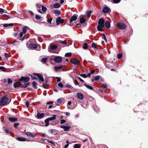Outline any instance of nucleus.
<instances>
[{
  "instance_id": "473e14b6",
  "label": "nucleus",
  "mask_w": 148,
  "mask_h": 148,
  "mask_svg": "<svg viewBox=\"0 0 148 148\" xmlns=\"http://www.w3.org/2000/svg\"><path fill=\"white\" fill-rule=\"evenodd\" d=\"M41 7H42L41 10H42V11L44 13H45L46 12V11L47 10V9L43 5H42Z\"/></svg>"
},
{
  "instance_id": "e2e57ef3",
  "label": "nucleus",
  "mask_w": 148,
  "mask_h": 148,
  "mask_svg": "<svg viewBox=\"0 0 148 148\" xmlns=\"http://www.w3.org/2000/svg\"><path fill=\"white\" fill-rule=\"evenodd\" d=\"M57 102L58 103H61L62 100L60 99H58L57 100Z\"/></svg>"
},
{
  "instance_id": "13d9d810",
  "label": "nucleus",
  "mask_w": 148,
  "mask_h": 148,
  "mask_svg": "<svg viewBox=\"0 0 148 148\" xmlns=\"http://www.w3.org/2000/svg\"><path fill=\"white\" fill-rule=\"evenodd\" d=\"M56 131V130L55 129H51L50 130V131L51 134H53L54 132H55Z\"/></svg>"
},
{
  "instance_id": "37998d69",
  "label": "nucleus",
  "mask_w": 148,
  "mask_h": 148,
  "mask_svg": "<svg viewBox=\"0 0 148 148\" xmlns=\"http://www.w3.org/2000/svg\"><path fill=\"white\" fill-rule=\"evenodd\" d=\"M53 18L51 17L50 19H48L47 21V22L49 24H51V22L53 19Z\"/></svg>"
},
{
  "instance_id": "2eb2a0df",
  "label": "nucleus",
  "mask_w": 148,
  "mask_h": 148,
  "mask_svg": "<svg viewBox=\"0 0 148 148\" xmlns=\"http://www.w3.org/2000/svg\"><path fill=\"white\" fill-rule=\"evenodd\" d=\"M22 82H15L14 84V88H16L21 86Z\"/></svg>"
},
{
  "instance_id": "6ab92c4d",
  "label": "nucleus",
  "mask_w": 148,
  "mask_h": 148,
  "mask_svg": "<svg viewBox=\"0 0 148 148\" xmlns=\"http://www.w3.org/2000/svg\"><path fill=\"white\" fill-rule=\"evenodd\" d=\"M29 46L32 49H36L37 47V45L33 43H30Z\"/></svg>"
},
{
  "instance_id": "ddd939ff",
  "label": "nucleus",
  "mask_w": 148,
  "mask_h": 148,
  "mask_svg": "<svg viewBox=\"0 0 148 148\" xmlns=\"http://www.w3.org/2000/svg\"><path fill=\"white\" fill-rule=\"evenodd\" d=\"M60 127L64 129V130L65 131H67L69 130V129L71 128L70 126H64V125H61L60 126Z\"/></svg>"
},
{
  "instance_id": "a211bd4d",
  "label": "nucleus",
  "mask_w": 148,
  "mask_h": 148,
  "mask_svg": "<svg viewBox=\"0 0 148 148\" xmlns=\"http://www.w3.org/2000/svg\"><path fill=\"white\" fill-rule=\"evenodd\" d=\"M16 139L20 141H27L26 138L23 137H17Z\"/></svg>"
},
{
  "instance_id": "a19ab883",
  "label": "nucleus",
  "mask_w": 148,
  "mask_h": 148,
  "mask_svg": "<svg viewBox=\"0 0 148 148\" xmlns=\"http://www.w3.org/2000/svg\"><path fill=\"white\" fill-rule=\"evenodd\" d=\"M41 18V17L38 14H36L35 15V18L37 20H40Z\"/></svg>"
},
{
  "instance_id": "7ed1b4c3",
  "label": "nucleus",
  "mask_w": 148,
  "mask_h": 148,
  "mask_svg": "<svg viewBox=\"0 0 148 148\" xmlns=\"http://www.w3.org/2000/svg\"><path fill=\"white\" fill-rule=\"evenodd\" d=\"M116 25L118 29H125L127 27L126 25L123 23L118 22Z\"/></svg>"
},
{
  "instance_id": "bb28decb",
  "label": "nucleus",
  "mask_w": 148,
  "mask_h": 148,
  "mask_svg": "<svg viewBox=\"0 0 148 148\" xmlns=\"http://www.w3.org/2000/svg\"><path fill=\"white\" fill-rule=\"evenodd\" d=\"M84 85L88 89L90 90H93V88L90 85H87L86 84H84Z\"/></svg>"
},
{
  "instance_id": "774afa93",
  "label": "nucleus",
  "mask_w": 148,
  "mask_h": 148,
  "mask_svg": "<svg viewBox=\"0 0 148 148\" xmlns=\"http://www.w3.org/2000/svg\"><path fill=\"white\" fill-rule=\"evenodd\" d=\"M56 78L57 79V81L58 82H60L61 81V79L59 77H56Z\"/></svg>"
},
{
  "instance_id": "6e6552de",
  "label": "nucleus",
  "mask_w": 148,
  "mask_h": 148,
  "mask_svg": "<svg viewBox=\"0 0 148 148\" xmlns=\"http://www.w3.org/2000/svg\"><path fill=\"white\" fill-rule=\"evenodd\" d=\"M54 61L57 63L61 62L62 60V58L60 56H57L54 58Z\"/></svg>"
},
{
  "instance_id": "338daca9",
  "label": "nucleus",
  "mask_w": 148,
  "mask_h": 148,
  "mask_svg": "<svg viewBox=\"0 0 148 148\" xmlns=\"http://www.w3.org/2000/svg\"><path fill=\"white\" fill-rule=\"evenodd\" d=\"M42 5H41L40 4L37 3L36 4V6L37 8H40Z\"/></svg>"
},
{
  "instance_id": "0eeeda50",
  "label": "nucleus",
  "mask_w": 148,
  "mask_h": 148,
  "mask_svg": "<svg viewBox=\"0 0 148 148\" xmlns=\"http://www.w3.org/2000/svg\"><path fill=\"white\" fill-rule=\"evenodd\" d=\"M98 25L104 27L105 26V21L104 20L103 18H100L98 21Z\"/></svg>"
},
{
  "instance_id": "4be33fe9",
  "label": "nucleus",
  "mask_w": 148,
  "mask_h": 148,
  "mask_svg": "<svg viewBox=\"0 0 148 148\" xmlns=\"http://www.w3.org/2000/svg\"><path fill=\"white\" fill-rule=\"evenodd\" d=\"M52 117H49L47 118L49 121H52L56 119V115H53Z\"/></svg>"
},
{
  "instance_id": "c9c22d12",
  "label": "nucleus",
  "mask_w": 148,
  "mask_h": 148,
  "mask_svg": "<svg viewBox=\"0 0 148 148\" xmlns=\"http://www.w3.org/2000/svg\"><path fill=\"white\" fill-rule=\"evenodd\" d=\"M88 45L87 43H84L83 44V46H82L83 48L84 49H86L88 48Z\"/></svg>"
},
{
  "instance_id": "a878e982",
  "label": "nucleus",
  "mask_w": 148,
  "mask_h": 148,
  "mask_svg": "<svg viewBox=\"0 0 148 148\" xmlns=\"http://www.w3.org/2000/svg\"><path fill=\"white\" fill-rule=\"evenodd\" d=\"M104 27L100 26L99 25H97V30L99 31L100 32H102L103 30V28Z\"/></svg>"
},
{
  "instance_id": "a18cd8bd",
  "label": "nucleus",
  "mask_w": 148,
  "mask_h": 148,
  "mask_svg": "<svg viewBox=\"0 0 148 148\" xmlns=\"http://www.w3.org/2000/svg\"><path fill=\"white\" fill-rule=\"evenodd\" d=\"M97 45L94 42H93L92 45V48H94L95 49H97Z\"/></svg>"
},
{
  "instance_id": "c85d7f7f",
  "label": "nucleus",
  "mask_w": 148,
  "mask_h": 148,
  "mask_svg": "<svg viewBox=\"0 0 148 148\" xmlns=\"http://www.w3.org/2000/svg\"><path fill=\"white\" fill-rule=\"evenodd\" d=\"M66 87L68 88H70L71 89L73 90H75V89L73 87H72L69 84H66Z\"/></svg>"
},
{
  "instance_id": "c756f323",
  "label": "nucleus",
  "mask_w": 148,
  "mask_h": 148,
  "mask_svg": "<svg viewBox=\"0 0 148 148\" xmlns=\"http://www.w3.org/2000/svg\"><path fill=\"white\" fill-rule=\"evenodd\" d=\"M49 121L48 120V119H47V118L45 120L44 122L45 123V124H46L45 125V126L47 127L49 125Z\"/></svg>"
},
{
  "instance_id": "69168bd1",
  "label": "nucleus",
  "mask_w": 148,
  "mask_h": 148,
  "mask_svg": "<svg viewBox=\"0 0 148 148\" xmlns=\"http://www.w3.org/2000/svg\"><path fill=\"white\" fill-rule=\"evenodd\" d=\"M53 101H49L47 102L46 104H53Z\"/></svg>"
},
{
  "instance_id": "72a5a7b5",
  "label": "nucleus",
  "mask_w": 148,
  "mask_h": 148,
  "mask_svg": "<svg viewBox=\"0 0 148 148\" xmlns=\"http://www.w3.org/2000/svg\"><path fill=\"white\" fill-rule=\"evenodd\" d=\"M59 123V121H53L51 123H50V124L52 125H56Z\"/></svg>"
},
{
  "instance_id": "412c9836",
  "label": "nucleus",
  "mask_w": 148,
  "mask_h": 148,
  "mask_svg": "<svg viewBox=\"0 0 148 148\" xmlns=\"http://www.w3.org/2000/svg\"><path fill=\"white\" fill-rule=\"evenodd\" d=\"M60 5L58 3H56L54 4L52 6L53 7L55 8H59L60 7Z\"/></svg>"
},
{
  "instance_id": "f704fd0d",
  "label": "nucleus",
  "mask_w": 148,
  "mask_h": 148,
  "mask_svg": "<svg viewBox=\"0 0 148 148\" xmlns=\"http://www.w3.org/2000/svg\"><path fill=\"white\" fill-rule=\"evenodd\" d=\"M47 58H43L42 59L41 62L43 63H45L47 62Z\"/></svg>"
},
{
  "instance_id": "b1692460",
  "label": "nucleus",
  "mask_w": 148,
  "mask_h": 148,
  "mask_svg": "<svg viewBox=\"0 0 148 148\" xmlns=\"http://www.w3.org/2000/svg\"><path fill=\"white\" fill-rule=\"evenodd\" d=\"M32 84L33 88L34 89H37V86L38 85L37 83L36 82L34 81L32 82Z\"/></svg>"
},
{
  "instance_id": "f3484780",
  "label": "nucleus",
  "mask_w": 148,
  "mask_h": 148,
  "mask_svg": "<svg viewBox=\"0 0 148 148\" xmlns=\"http://www.w3.org/2000/svg\"><path fill=\"white\" fill-rule=\"evenodd\" d=\"M8 120L11 122H15L17 120V118L16 117H9L8 119Z\"/></svg>"
},
{
  "instance_id": "f03ea898",
  "label": "nucleus",
  "mask_w": 148,
  "mask_h": 148,
  "mask_svg": "<svg viewBox=\"0 0 148 148\" xmlns=\"http://www.w3.org/2000/svg\"><path fill=\"white\" fill-rule=\"evenodd\" d=\"M8 99L6 96L2 97L0 100V106H4L6 105L8 101Z\"/></svg>"
},
{
  "instance_id": "e433bc0d",
  "label": "nucleus",
  "mask_w": 148,
  "mask_h": 148,
  "mask_svg": "<svg viewBox=\"0 0 148 148\" xmlns=\"http://www.w3.org/2000/svg\"><path fill=\"white\" fill-rule=\"evenodd\" d=\"M92 12V11H88L86 12L87 15L88 17H89L90 16Z\"/></svg>"
},
{
  "instance_id": "f257e3e1",
  "label": "nucleus",
  "mask_w": 148,
  "mask_h": 148,
  "mask_svg": "<svg viewBox=\"0 0 148 148\" xmlns=\"http://www.w3.org/2000/svg\"><path fill=\"white\" fill-rule=\"evenodd\" d=\"M30 79V78L28 76L26 77L22 76L21 78L19 79L20 82H22L24 84V86L23 87V89H25L27 86L30 85V83L28 82Z\"/></svg>"
},
{
  "instance_id": "58836bf2",
  "label": "nucleus",
  "mask_w": 148,
  "mask_h": 148,
  "mask_svg": "<svg viewBox=\"0 0 148 148\" xmlns=\"http://www.w3.org/2000/svg\"><path fill=\"white\" fill-rule=\"evenodd\" d=\"M100 77H101L100 76L97 75L95 77L94 79L95 81H98Z\"/></svg>"
},
{
  "instance_id": "423d86ee",
  "label": "nucleus",
  "mask_w": 148,
  "mask_h": 148,
  "mask_svg": "<svg viewBox=\"0 0 148 148\" xmlns=\"http://www.w3.org/2000/svg\"><path fill=\"white\" fill-rule=\"evenodd\" d=\"M56 25H58L60 24H62L64 23V20L62 19L60 17H58L57 18L56 20Z\"/></svg>"
},
{
  "instance_id": "f8f14e48",
  "label": "nucleus",
  "mask_w": 148,
  "mask_h": 148,
  "mask_svg": "<svg viewBox=\"0 0 148 148\" xmlns=\"http://www.w3.org/2000/svg\"><path fill=\"white\" fill-rule=\"evenodd\" d=\"M45 115V114L44 113H40L38 112L37 113L36 117L38 119H40L43 118L44 117Z\"/></svg>"
},
{
  "instance_id": "0e129e2a",
  "label": "nucleus",
  "mask_w": 148,
  "mask_h": 148,
  "mask_svg": "<svg viewBox=\"0 0 148 148\" xmlns=\"http://www.w3.org/2000/svg\"><path fill=\"white\" fill-rule=\"evenodd\" d=\"M5 13V12H4V10L2 8H0V13H2L3 12Z\"/></svg>"
},
{
  "instance_id": "dca6fc26",
  "label": "nucleus",
  "mask_w": 148,
  "mask_h": 148,
  "mask_svg": "<svg viewBox=\"0 0 148 148\" xmlns=\"http://www.w3.org/2000/svg\"><path fill=\"white\" fill-rule=\"evenodd\" d=\"M77 97L81 100H82L84 99V96L82 94L80 93H77L76 95Z\"/></svg>"
},
{
  "instance_id": "1a4fd4ad",
  "label": "nucleus",
  "mask_w": 148,
  "mask_h": 148,
  "mask_svg": "<svg viewBox=\"0 0 148 148\" xmlns=\"http://www.w3.org/2000/svg\"><path fill=\"white\" fill-rule=\"evenodd\" d=\"M70 62L75 65H78L79 63V61L76 58L71 59L70 60Z\"/></svg>"
},
{
  "instance_id": "2f4dec72",
  "label": "nucleus",
  "mask_w": 148,
  "mask_h": 148,
  "mask_svg": "<svg viewBox=\"0 0 148 148\" xmlns=\"http://www.w3.org/2000/svg\"><path fill=\"white\" fill-rule=\"evenodd\" d=\"M53 11L55 14H57L58 15H60L61 14V12L59 10H55Z\"/></svg>"
},
{
  "instance_id": "c03bdc74",
  "label": "nucleus",
  "mask_w": 148,
  "mask_h": 148,
  "mask_svg": "<svg viewBox=\"0 0 148 148\" xmlns=\"http://www.w3.org/2000/svg\"><path fill=\"white\" fill-rule=\"evenodd\" d=\"M102 39H104L106 42H107V40L106 38L105 34H102Z\"/></svg>"
},
{
  "instance_id": "bf43d9fd",
  "label": "nucleus",
  "mask_w": 148,
  "mask_h": 148,
  "mask_svg": "<svg viewBox=\"0 0 148 148\" xmlns=\"http://www.w3.org/2000/svg\"><path fill=\"white\" fill-rule=\"evenodd\" d=\"M4 55L6 58H8L9 57V56L8 53H4Z\"/></svg>"
},
{
  "instance_id": "7c9ffc66",
  "label": "nucleus",
  "mask_w": 148,
  "mask_h": 148,
  "mask_svg": "<svg viewBox=\"0 0 148 148\" xmlns=\"http://www.w3.org/2000/svg\"><path fill=\"white\" fill-rule=\"evenodd\" d=\"M28 28H29V27L27 26H25L23 27L22 29V30L23 31V32L24 34L25 33L27 32V29Z\"/></svg>"
},
{
  "instance_id": "4468645a",
  "label": "nucleus",
  "mask_w": 148,
  "mask_h": 148,
  "mask_svg": "<svg viewBox=\"0 0 148 148\" xmlns=\"http://www.w3.org/2000/svg\"><path fill=\"white\" fill-rule=\"evenodd\" d=\"M110 11H111V10L108 7H105L103 8L102 12L105 13H108Z\"/></svg>"
},
{
  "instance_id": "aec40b11",
  "label": "nucleus",
  "mask_w": 148,
  "mask_h": 148,
  "mask_svg": "<svg viewBox=\"0 0 148 148\" xmlns=\"http://www.w3.org/2000/svg\"><path fill=\"white\" fill-rule=\"evenodd\" d=\"M105 26L107 28H109L110 27V23L109 22L107 21L105 22Z\"/></svg>"
},
{
  "instance_id": "9d476101",
  "label": "nucleus",
  "mask_w": 148,
  "mask_h": 148,
  "mask_svg": "<svg viewBox=\"0 0 148 148\" xmlns=\"http://www.w3.org/2000/svg\"><path fill=\"white\" fill-rule=\"evenodd\" d=\"M77 15L76 14L73 15L70 19V23H71L73 21H76L77 19Z\"/></svg>"
},
{
  "instance_id": "9b49d317",
  "label": "nucleus",
  "mask_w": 148,
  "mask_h": 148,
  "mask_svg": "<svg viewBox=\"0 0 148 148\" xmlns=\"http://www.w3.org/2000/svg\"><path fill=\"white\" fill-rule=\"evenodd\" d=\"M25 134L29 138H34L35 137V134L29 132H27Z\"/></svg>"
},
{
  "instance_id": "39448f33",
  "label": "nucleus",
  "mask_w": 148,
  "mask_h": 148,
  "mask_svg": "<svg viewBox=\"0 0 148 148\" xmlns=\"http://www.w3.org/2000/svg\"><path fill=\"white\" fill-rule=\"evenodd\" d=\"M79 22L78 23H77V21L76 23V25L77 26H78L81 25V24H83L85 23L86 20L82 16H80L79 17Z\"/></svg>"
},
{
  "instance_id": "603ef678",
  "label": "nucleus",
  "mask_w": 148,
  "mask_h": 148,
  "mask_svg": "<svg viewBox=\"0 0 148 148\" xmlns=\"http://www.w3.org/2000/svg\"><path fill=\"white\" fill-rule=\"evenodd\" d=\"M5 69L6 68L5 67L2 66H0V70H1L3 71H5Z\"/></svg>"
},
{
  "instance_id": "cd10ccee",
  "label": "nucleus",
  "mask_w": 148,
  "mask_h": 148,
  "mask_svg": "<svg viewBox=\"0 0 148 148\" xmlns=\"http://www.w3.org/2000/svg\"><path fill=\"white\" fill-rule=\"evenodd\" d=\"M3 27H10L13 26L14 24L13 23H11L10 24H4L3 25Z\"/></svg>"
},
{
  "instance_id": "09e8293b",
  "label": "nucleus",
  "mask_w": 148,
  "mask_h": 148,
  "mask_svg": "<svg viewBox=\"0 0 148 148\" xmlns=\"http://www.w3.org/2000/svg\"><path fill=\"white\" fill-rule=\"evenodd\" d=\"M29 76L31 77L32 79L33 80L36 79H38L37 77H36L33 76L32 75L29 74Z\"/></svg>"
},
{
  "instance_id": "052dcab7",
  "label": "nucleus",
  "mask_w": 148,
  "mask_h": 148,
  "mask_svg": "<svg viewBox=\"0 0 148 148\" xmlns=\"http://www.w3.org/2000/svg\"><path fill=\"white\" fill-rule=\"evenodd\" d=\"M19 125L18 123H16L14 124V126L15 127H17Z\"/></svg>"
},
{
  "instance_id": "4c0bfd02",
  "label": "nucleus",
  "mask_w": 148,
  "mask_h": 148,
  "mask_svg": "<svg viewBox=\"0 0 148 148\" xmlns=\"http://www.w3.org/2000/svg\"><path fill=\"white\" fill-rule=\"evenodd\" d=\"M80 146L78 144H76L74 145L73 146V148H80Z\"/></svg>"
},
{
  "instance_id": "393cba45",
  "label": "nucleus",
  "mask_w": 148,
  "mask_h": 148,
  "mask_svg": "<svg viewBox=\"0 0 148 148\" xmlns=\"http://www.w3.org/2000/svg\"><path fill=\"white\" fill-rule=\"evenodd\" d=\"M58 48V46L56 45H53L50 46V48L51 49L53 50L56 49Z\"/></svg>"
},
{
  "instance_id": "ea45409f",
  "label": "nucleus",
  "mask_w": 148,
  "mask_h": 148,
  "mask_svg": "<svg viewBox=\"0 0 148 148\" xmlns=\"http://www.w3.org/2000/svg\"><path fill=\"white\" fill-rule=\"evenodd\" d=\"M58 42L59 43H62L64 44H67V42L66 40L64 41H58Z\"/></svg>"
},
{
  "instance_id": "5fc2aeb1",
  "label": "nucleus",
  "mask_w": 148,
  "mask_h": 148,
  "mask_svg": "<svg viewBox=\"0 0 148 148\" xmlns=\"http://www.w3.org/2000/svg\"><path fill=\"white\" fill-rule=\"evenodd\" d=\"M66 122V121L64 119L61 120L60 123L61 124H63Z\"/></svg>"
},
{
  "instance_id": "4d7b16f0",
  "label": "nucleus",
  "mask_w": 148,
  "mask_h": 148,
  "mask_svg": "<svg viewBox=\"0 0 148 148\" xmlns=\"http://www.w3.org/2000/svg\"><path fill=\"white\" fill-rule=\"evenodd\" d=\"M102 87L103 89H106L107 88V86L106 84H103L102 85Z\"/></svg>"
},
{
  "instance_id": "6e6d98bb",
  "label": "nucleus",
  "mask_w": 148,
  "mask_h": 148,
  "mask_svg": "<svg viewBox=\"0 0 148 148\" xmlns=\"http://www.w3.org/2000/svg\"><path fill=\"white\" fill-rule=\"evenodd\" d=\"M25 105L27 108H28L29 106V103L28 101L25 102Z\"/></svg>"
},
{
  "instance_id": "864d4df0",
  "label": "nucleus",
  "mask_w": 148,
  "mask_h": 148,
  "mask_svg": "<svg viewBox=\"0 0 148 148\" xmlns=\"http://www.w3.org/2000/svg\"><path fill=\"white\" fill-rule=\"evenodd\" d=\"M8 82L9 84H11L12 82V80L10 78H8Z\"/></svg>"
},
{
  "instance_id": "8fccbe9b",
  "label": "nucleus",
  "mask_w": 148,
  "mask_h": 148,
  "mask_svg": "<svg viewBox=\"0 0 148 148\" xmlns=\"http://www.w3.org/2000/svg\"><path fill=\"white\" fill-rule=\"evenodd\" d=\"M58 86L62 88L63 87V84L61 82H60L58 84Z\"/></svg>"
},
{
  "instance_id": "5701e85b",
  "label": "nucleus",
  "mask_w": 148,
  "mask_h": 148,
  "mask_svg": "<svg viewBox=\"0 0 148 148\" xmlns=\"http://www.w3.org/2000/svg\"><path fill=\"white\" fill-rule=\"evenodd\" d=\"M62 68V66L60 65L58 66H55L54 67V69L56 71H57L58 70H60Z\"/></svg>"
},
{
  "instance_id": "de8ad7c7",
  "label": "nucleus",
  "mask_w": 148,
  "mask_h": 148,
  "mask_svg": "<svg viewBox=\"0 0 148 148\" xmlns=\"http://www.w3.org/2000/svg\"><path fill=\"white\" fill-rule=\"evenodd\" d=\"M80 76L83 77L84 78H86L87 77V75L85 74H79Z\"/></svg>"
},
{
  "instance_id": "20e7f679",
  "label": "nucleus",
  "mask_w": 148,
  "mask_h": 148,
  "mask_svg": "<svg viewBox=\"0 0 148 148\" xmlns=\"http://www.w3.org/2000/svg\"><path fill=\"white\" fill-rule=\"evenodd\" d=\"M33 75L35 76H37L39 78L40 80V82L41 83V82L44 81V79L43 78V75L42 74L36 73H33Z\"/></svg>"
},
{
  "instance_id": "49530a36",
  "label": "nucleus",
  "mask_w": 148,
  "mask_h": 148,
  "mask_svg": "<svg viewBox=\"0 0 148 148\" xmlns=\"http://www.w3.org/2000/svg\"><path fill=\"white\" fill-rule=\"evenodd\" d=\"M123 54L122 53H119L117 55V58L119 59H120L122 57Z\"/></svg>"
},
{
  "instance_id": "3c124183",
  "label": "nucleus",
  "mask_w": 148,
  "mask_h": 148,
  "mask_svg": "<svg viewBox=\"0 0 148 148\" xmlns=\"http://www.w3.org/2000/svg\"><path fill=\"white\" fill-rule=\"evenodd\" d=\"M121 0H112L113 3H119Z\"/></svg>"
},
{
  "instance_id": "79ce46f5",
  "label": "nucleus",
  "mask_w": 148,
  "mask_h": 148,
  "mask_svg": "<svg viewBox=\"0 0 148 148\" xmlns=\"http://www.w3.org/2000/svg\"><path fill=\"white\" fill-rule=\"evenodd\" d=\"M72 55V54L71 53H66L65 54V56L66 57H70Z\"/></svg>"
},
{
  "instance_id": "680f3d73",
  "label": "nucleus",
  "mask_w": 148,
  "mask_h": 148,
  "mask_svg": "<svg viewBox=\"0 0 148 148\" xmlns=\"http://www.w3.org/2000/svg\"><path fill=\"white\" fill-rule=\"evenodd\" d=\"M2 16H5V17H8V18H11V17L10 16H9L6 14H3V15H2Z\"/></svg>"
}]
</instances>
